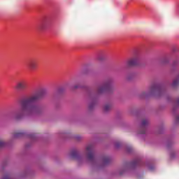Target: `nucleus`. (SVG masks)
<instances>
[{"mask_svg": "<svg viewBox=\"0 0 179 179\" xmlns=\"http://www.w3.org/2000/svg\"><path fill=\"white\" fill-rule=\"evenodd\" d=\"M45 95V90H42L39 92L34 94L28 98L21 101V108L17 112L15 118H20L27 113H34L37 111V107L31 106L33 103L38 101Z\"/></svg>", "mask_w": 179, "mask_h": 179, "instance_id": "nucleus-1", "label": "nucleus"}, {"mask_svg": "<svg viewBox=\"0 0 179 179\" xmlns=\"http://www.w3.org/2000/svg\"><path fill=\"white\" fill-rule=\"evenodd\" d=\"M27 66L31 72H33V71H36L37 69V62L36 60H31L28 62Z\"/></svg>", "mask_w": 179, "mask_h": 179, "instance_id": "nucleus-2", "label": "nucleus"}, {"mask_svg": "<svg viewBox=\"0 0 179 179\" xmlns=\"http://www.w3.org/2000/svg\"><path fill=\"white\" fill-rule=\"evenodd\" d=\"M86 152L87 153L88 159L93 160V146L92 145L87 146Z\"/></svg>", "mask_w": 179, "mask_h": 179, "instance_id": "nucleus-3", "label": "nucleus"}, {"mask_svg": "<svg viewBox=\"0 0 179 179\" xmlns=\"http://www.w3.org/2000/svg\"><path fill=\"white\" fill-rule=\"evenodd\" d=\"M137 64H138L137 58L131 59L129 60L127 62L128 66H134V65H136Z\"/></svg>", "mask_w": 179, "mask_h": 179, "instance_id": "nucleus-4", "label": "nucleus"}, {"mask_svg": "<svg viewBox=\"0 0 179 179\" xmlns=\"http://www.w3.org/2000/svg\"><path fill=\"white\" fill-rule=\"evenodd\" d=\"M17 89L23 90L26 88V84L24 82H19L17 83Z\"/></svg>", "mask_w": 179, "mask_h": 179, "instance_id": "nucleus-5", "label": "nucleus"}, {"mask_svg": "<svg viewBox=\"0 0 179 179\" xmlns=\"http://www.w3.org/2000/svg\"><path fill=\"white\" fill-rule=\"evenodd\" d=\"M107 89H108V84H105L103 86L99 87L98 92L99 93H103V92H104V90H107Z\"/></svg>", "mask_w": 179, "mask_h": 179, "instance_id": "nucleus-6", "label": "nucleus"}, {"mask_svg": "<svg viewBox=\"0 0 179 179\" xmlns=\"http://www.w3.org/2000/svg\"><path fill=\"white\" fill-rule=\"evenodd\" d=\"M157 89H159L157 87V86H152L150 87V93H153V92H156V90H157Z\"/></svg>", "mask_w": 179, "mask_h": 179, "instance_id": "nucleus-7", "label": "nucleus"}, {"mask_svg": "<svg viewBox=\"0 0 179 179\" xmlns=\"http://www.w3.org/2000/svg\"><path fill=\"white\" fill-rule=\"evenodd\" d=\"M4 146H6V143L3 141H0V148H3Z\"/></svg>", "mask_w": 179, "mask_h": 179, "instance_id": "nucleus-8", "label": "nucleus"}, {"mask_svg": "<svg viewBox=\"0 0 179 179\" xmlns=\"http://www.w3.org/2000/svg\"><path fill=\"white\" fill-rule=\"evenodd\" d=\"M110 108H111V106L110 105H106L104 106L105 111H108V110H110Z\"/></svg>", "mask_w": 179, "mask_h": 179, "instance_id": "nucleus-9", "label": "nucleus"}, {"mask_svg": "<svg viewBox=\"0 0 179 179\" xmlns=\"http://www.w3.org/2000/svg\"><path fill=\"white\" fill-rule=\"evenodd\" d=\"M19 136H22L21 133H15L13 136L14 138H19Z\"/></svg>", "mask_w": 179, "mask_h": 179, "instance_id": "nucleus-10", "label": "nucleus"}, {"mask_svg": "<svg viewBox=\"0 0 179 179\" xmlns=\"http://www.w3.org/2000/svg\"><path fill=\"white\" fill-rule=\"evenodd\" d=\"M77 155V152L76 151H73L72 153H71V157H75V155Z\"/></svg>", "mask_w": 179, "mask_h": 179, "instance_id": "nucleus-11", "label": "nucleus"}, {"mask_svg": "<svg viewBox=\"0 0 179 179\" xmlns=\"http://www.w3.org/2000/svg\"><path fill=\"white\" fill-rule=\"evenodd\" d=\"M142 124L143 125H146V124H148V120H143Z\"/></svg>", "mask_w": 179, "mask_h": 179, "instance_id": "nucleus-12", "label": "nucleus"}, {"mask_svg": "<svg viewBox=\"0 0 179 179\" xmlns=\"http://www.w3.org/2000/svg\"><path fill=\"white\" fill-rule=\"evenodd\" d=\"M3 179H10V176H6Z\"/></svg>", "mask_w": 179, "mask_h": 179, "instance_id": "nucleus-13", "label": "nucleus"}, {"mask_svg": "<svg viewBox=\"0 0 179 179\" xmlns=\"http://www.w3.org/2000/svg\"><path fill=\"white\" fill-rule=\"evenodd\" d=\"M178 103H179V100H178Z\"/></svg>", "mask_w": 179, "mask_h": 179, "instance_id": "nucleus-14", "label": "nucleus"}]
</instances>
